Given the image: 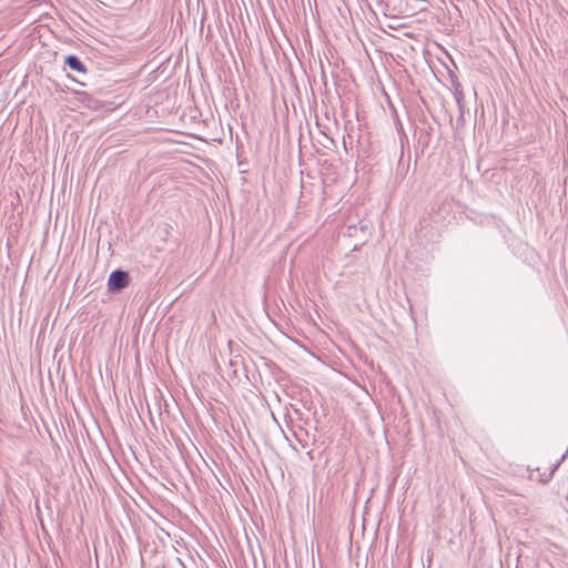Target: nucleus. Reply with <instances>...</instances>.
Here are the masks:
<instances>
[{"mask_svg": "<svg viewBox=\"0 0 568 568\" xmlns=\"http://www.w3.org/2000/svg\"><path fill=\"white\" fill-rule=\"evenodd\" d=\"M65 63L74 71H78L80 73L87 72L84 64L75 55L67 57Z\"/></svg>", "mask_w": 568, "mask_h": 568, "instance_id": "f03ea898", "label": "nucleus"}, {"mask_svg": "<svg viewBox=\"0 0 568 568\" xmlns=\"http://www.w3.org/2000/svg\"><path fill=\"white\" fill-rule=\"evenodd\" d=\"M129 285V275L123 271H113L108 280L110 291H120Z\"/></svg>", "mask_w": 568, "mask_h": 568, "instance_id": "f257e3e1", "label": "nucleus"}]
</instances>
